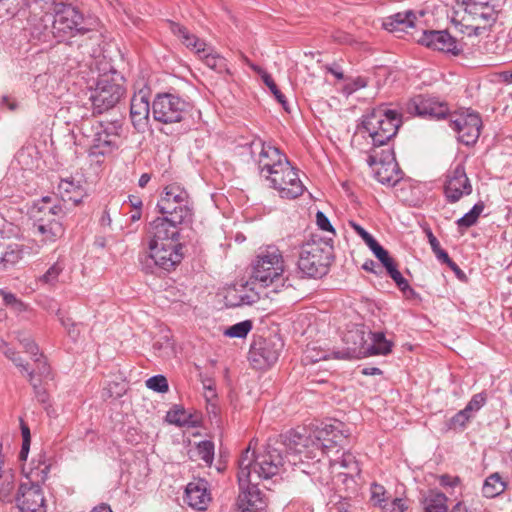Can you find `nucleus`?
Instances as JSON below:
<instances>
[{"label":"nucleus","instance_id":"f257e3e1","mask_svg":"<svg viewBox=\"0 0 512 512\" xmlns=\"http://www.w3.org/2000/svg\"><path fill=\"white\" fill-rule=\"evenodd\" d=\"M307 443V437L302 435L299 430L292 429L276 438H269L264 452L256 456L253 440L250 441L238 462L239 487H243L246 482L251 481L252 466L259 478L269 479L280 472L286 460L295 465L297 461H301L298 455L302 454V449L307 446Z\"/></svg>","mask_w":512,"mask_h":512},{"label":"nucleus","instance_id":"f03ea898","mask_svg":"<svg viewBox=\"0 0 512 512\" xmlns=\"http://www.w3.org/2000/svg\"><path fill=\"white\" fill-rule=\"evenodd\" d=\"M67 207L61 203H53L50 196L43 197L34 204L32 209L33 233L44 244L54 243L64 234L63 219Z\"/></svg>","mask_w":512,"mask_h":512},{"label":"nucleus","instance_id":"7ed1b4c3","mask_svg":"<svg viewBox=\"0 0 512 512\" xmlns=\"http://www.w3.org/2000/svg\"><path fill=\"white\" fill-rule=\"evenodd\" d=\"M333 243L332 238L312 235L311 239L301 246L297 265L303 275L320 278L327 274L333 261Z\"/></svg>","mask_w":512,"mask_h":512},{"label":"nucleus","instance_id":"20e7f679","mask_svg":"<svg viewBox=\"0 0 512 512\" xmlns=\"http://www.w3.org/2000/svg\"><path fill=\"white\" fill-rule=\"evenodd\" d=\"M183 245L174 242L148 240L147 245L139 254L141 269L147 274H158L160 271H171L183 259Z\"/></svg>","mask_w":512,"mask_h":512},{"label":"nucleus","instance_id":"39448f33","mask_svg":"<svg viewBox=\"0 0 512 512\" xmlns=\"http://www.w3.org/2000/svg\"><path fill=\"white\" fill-rule=\"evenodd\" d=\"M402 124L401 114L396 110L379 107L365 115L362 120V129L368 133L372 145L386 146L397 134Z\"/></svg>","mask_w":512,"mask_h":512},{"label":"nucleus","instance_id":"423d86ee","mask_svg":"<svg viewBox=\"0 0 512 512\" xmlns=\"http://www.w3.org/2000/svg\"><path fill=\"white\" fill-rule=\"evenodd\" d=\"M125 91L123 77L116 71L100 75L89 96L93 115H100L114 108Z\"/></svg>","mask_w":512,"mask_h":512},{"label":"nucleus","instance_id":"0eeeda50","mask_svg":"<svg viewBox=\"0 0 512 512\" xmlns=\"http://www.w3.org/2000/svg\"><path fill=\"white\" fill-rule=\"evenodd\" d=\"M371 343L364 339V332L355 329L348 331L343 341L348 345L346 352H335V358H360L370 355H386L391 352L392 343L388 341L382 332L369 333Z\"/></svg>","mask_w":512,"mask_h":512},{"label":"nucleus","instance_id":"6e6552de","mask_svg":"<svg viewBox=\"0 0 512 512\" xmlns=\"http://www.w3.org/2000/svg\"><path fill=\"white\" fill-rule=\"evenodd\" d=\"M51 9L54 13L53 33L59 42L75 37L79 33L89 32V25L83 14L72 4L63 0H53Z\"/></svg>","mask_w":512,"mask_h":512},{"label":"nucleus","instance_id":"1a4fd4ad","mask_svg":"<svg viewBox=\"0 0 512 512\" xmlns=\"http://www.w3.org/2000/svg\"><path fill=\"white\" fill-rule=\"evenodd\" d=\"M283 271V258L280 250L275 246H269L257 255L252 276L267 287L280 281Z\"/></svg>","mask_w":512,"mask_h":512},{"label":"nucleus","instance_id":"9d476101","mask_svg":"<svg viewBox=\"0 0 512 512\" xmlns=\"http://www.w3.org/2000/svg\"><path fill=\"white\" fill-rule=\"evenodd\" d=\"M189 108V103L179 96L157 94L152 103V115L155 121L163 124L178 123L186 118Z\"/></svg>","mask_w":512,"mask_h":512},{"label":"nucleus","instance_id":"9b49d317","mask_svg":"<svg viewBox=\"0 0 512 512\" xmlns=\"http://www.w3.org/2000/svg\"><path fill=\"white\" fill-rule=\"evenodd\" d=\"M449 126L458 134V140L466 146L474 145L481 133L482 119L479 113L467 109L449 115Z\"/></svg>","mask_w":512,"mask_h":512},{"label":"nucleus","instance_id":"f8f14e48","mask_svg":"<svg viewBox=\"0 0 512 512\" xmlns=\"http://www.w3.org/2000/svg\"><path fill=\"white\" fill-rule=\"evenodd\" d=\"M281 169L276 170L269 179L272 187L279 192L280 197L295 199L304 192V185L299 179L298 173L290 162L280 164Z\"/></svg>","mask_w":512,"mask_h":512},{"label":"nucleus","instance_id":"ddd939ff","mask_svg":"<svg viewBox=\"0 0 512 512\" xmlns=\"http://www.w3.org/2000/svg\"><path fill=\"white\" fill-rule=\"evenodd\" d=\"M283 346L282 340L277 336L259 338L251 345L249 360L259 369L271 366L277 362Z\"/></svg>","mask_w":512,"mask_h":512},{"label":"nucleus","instance_id":"4468645a","mask_svg":"<svg viewBox=\"0 0 512 512\" xmlns=\"http://www.w3.org/2000/svg\"><path fill=\"white\" fill-rule=\"evenodd\" d=\"M444 193L450 203L458 202L464 195L472 193V185L466 175L465 166L457 164L447 175Z\"/></svg>","mask_w":512,"mask_h":512},{"label":"nucleus","instance_id":"2eb2a0df","mask_svg":"<svg viewBox=\"0 0 512 512\" xmlns=\"http://www.w3.org/2000/svg\"><path fill=\"white\" fill-rule=\"evenodd\" d=\"M20 512H46L42 488L35 483H22L16 496Z\"/></svg>","mask_w":512,"mask_h":512},{"label":"nucleus","instance_id":"dca6fc26","mask_svg":"<svg viewBox=\"0 0 512 512\" xmlns=\"http://www.w3.org/2000/svg\"><path fill=\"white\" fill-rule=\"evenodd\" d=\"M122 125L115 121L94 134L89 155L94 157L105 156L117 148L116 139L120 135Z\"/></svg>","mask_w":512,"mask_h":512},{"label":"nucleus","instance_id":"f3484780","mask_svg":"<svg viewBox=\"0 0 512 512\" xmlns=\"http://www.w3.org/2000/svg\"><path fill=\"white\" fill-rule=\"evenodd\" d=\"M253 148H259V157L257 160L258 168L261 174L266 173L265 177L269 180L274 175L276 170L281 169L280 164L288 162L285 155H282L276 147L265 145L264 142L259 140L252 143Z\"/></svg>","mask_w":512,"mask_h":512},{"label":"nucleus","instance_id":"a211bd4d","mask_svg":"<svg viewBox=\"0 0 512 512\" xmlns=\"http://www.w3.org/2000/svg\"><path fill=\"white\" fill-rule=\"evenodd\" d=\"M67 42L69 48H76L75 55H70L77 62L84 61L86 57H93L101 41V34L89 26V32L79 33L75 37L69 38Z\"/></svg>","mask_w":512,"mask_h":512},{"label":"nucleus","instance_id":"6ab92c4d","mask_svg":"<svg viewBox=\"0 0 512 512\" xmlns=\"http://www.w3.org/2000/svg\"><path fill=\"white\" fill-rule=\"evenodd\" d=\"M419 43L434 50L451 53L454 56L462 52V48L458 47L457 40L446 30L424 31L419 39Z\"/></svg>","mask_w":512,"mask_h":512},{"label":"nucleus","instance_id":"aec40b11","mask_svg":"<svg viewBox=\"0 0 512 512\" xmlns=\"http://www.w3.org/2000/svg\"><path fill=\"white\" fill-rule=\"evenodd\" d=\"M343 423L336 422L335 424H326L321 429H318V433L315 440H312L309 436L303 434L308 438V443L305 448L302 449V453L309 446L310 442L313 446L321 448L323 451L331 448L332 446L340 445L343 438H347L348 434L344 433Z\"/></svg>","mask_w":512,"mask_h":512},{"label":"nucleus","instance_id":"412c9836","mask_svg":"<svg viewBox=\"0 0 512 512\" xmlns=\"http://www.w3.org/2000/svg\"><path fill=\"white\" fill-rule=\"evenodd\" d=\"M407 111L421 117L441 119L448 114V108L433 98L417 96L407 104Z\"/></svg>","mask_w":512,"mask_h":512},{"label":"nucleus","instance_id":"4be33fe9","mask_svg":"<svg viewBox=\"0 0 512 512\" xmlns=\"http://www.w3.org/2000/svg\"><path fill=\"white\" fill-rule=\"evenodd\" d=\"M239 489L237 507L240 512H262L265 509L264 495L251 481L246 482V485Z\"/></svg>","mask_w":512,"mask_h":512},{"label":"nucleus","instance_id":"5701e85b","mask_svg":"<svg viewBox=\"0 0 512 512\" xmlns=\"http://www.w3.org/2000/svg\"><path fill=\"white\" fill-rule=\"evenodd\" d=\"M458 3L464 7L466 20L474 21L478 25L494 21L495 10L489 0H458Z\"/></svg>","mask_w":512,"mask_h":512},{"label":"nucleus","instance_id":"b1692460","mask_svg":"<svg viewBox=\"0 0 512 512\" xmlns=\"http://www.w3.org/2000/svg\"><path fill=\"white\" fill-rule=\"evenodd\" d=\"M150 103L142 92L134 94L130 103V119L137 132L143 133L149 124Z\"/></svg>","mask_w":512,"mask_h":512},{"label":"nucleus","instance_id":"393cba45","mask_svg":"<svg viewBox=\"0 0 512 512\" xmlns=\"http://www.w3.org/2000/svg\"><path fill=\"white\" fill-rule=\"evenodd\" d=\"M180 224H174L163 217H157L150 223L148 230V240H156L159 242L179 243V227Z\"/></svg>","mask_w":512,"mask_h":512},{"label":"nucleus","instance_id":"a878e982","mask_svg":"<svg viewBox=\"0 0 512 512\" xmlns=\"http://www.w3.org/2000/svg\"><path fill=\"white\" fill-rule=\"evenodd\" d=\"M157 208L163 218H166L174 224H187L192 221V208L189 203H176L159 201Z\"/></svg>","mask_w":512,"mask_h":512},{"label":"nucleus","instance_id":"bb28decb","mask_svg":"<svg viewBox=\"0 0 512 512\" xmlns=\"http://www.w3.org/2000/svg\"><path fill=\"white\" fill-rule=\"evenodd\" d=\"M210 499L208 482L206 480L198 479L186 486L184 500L192 508L205 510Z\"/></svg>","mask_w":512,"mask_h":512},{"label":"nucleus","instance_id":"cd10ccee","mask_svg":"<svg viewBox=\"0 0 512 512\" xmlns=\"http://www.w3.org/2000/svg\"><path fill=\"white\" fill-rule=\"evenodd\" d=\"M259 298V294L253 288H250L247 282L230 287L225 295L226 305L230 307L252 305Z\"/></svg>","mask_w":512,"mask_h":512},{"label":"nucleus","instance_id":"c85d7f7f","mask_svg":"<svg viewBox=\"0 0 512 512\" xmlns=\"http://www.w3.org/2000/svg\"><path fill=\"white\" fill-rule=\"evenodd\" d=\"M53 20L49 16L33 17L29 22V32L32 39L49 43L54 37Z\"/></svg>","mask_w":512,"mask_h":512},{"label":"nucleus","instance_id":"c756f323","mask_svg":"<svg viewBox=\"0 0 512 512\" xmlns=\"http://www.w3.org/2000/svg\"><path fill=\"white\" fill-rule=\"evenodd\" d=\"M58 191L61 199H53V203H61L66 207L67 202H72L73 205H78L82 201L83 188L73 180L62 179L58 185Z\"/></svg>","mask_w":512,"mask_h":512},{"label":"nucleus","instance_id":"7c9ffc66","mask_svg":"<svg viewBox=\"0 0 512 512\" xmlns=\"http://www.w3.org/2000/svg\"><path fill=\"white\" fill-rule=\"evenodd\" d=\"M375 178L387 186H395L402 179V171L398 163L376 165Z\"/></svg>","mask_w":512,"mask_h":512},{"label":"nucleus","instance_id":"2f4dec72","mask_svg":"<svg viewBox=\"0 0 512 512\" xmlns=\"http://www.w3.org/2000/svg\"><path fill=\"white\" fill-rule=\"evenodd\" d=\"M415 19V14L410 10L399 12L387 17L383 22V27L390 32L403 31L405 28L412 27Z\"/></svg>","mask_w":512,"mask_h":512},{"label":"nucleus","instance_id":"473e14b6","mask_svg":"<svg viewBox=\"0 0 512 512\" xmlns=\"http://www.w3.org/2000/svg\"><path fill=\"white\" fill-rule=\"evenodd\" d=\"M368 152L367 164L370 167L381 164L397 163L393 149L388 146H374Z\"/></svg>","mask_w":512,"mask_h":512},{"label":"nucleus","instance_id":"72a5a7b5","mask_svg":"<svg viewBox=\"0 0 512 512\" xmlns=\"http://www.w3.org/2000/svg\"><path fill=\"white\" fill-rule=\"evenodd\" d=\"M23 250L17 243H7L4 238L0 240V266L15 264L22 258Z\"/></svg>","mask_w":512,"mask_h":512},{"label":"nucleus","instance_id":"f704fd0d","mask_svg":"<svg viewBox=\"0 0 512 512\" xmlns=\"http://www.w3.org/2000/svg\"><path fill=\"white\" fill-rule=\"evenodd\" d=\"M506 487V481L502 479L498 472H495L485 479L482 493L486 498H495L501 495L506 490Z\"/></svg>","mask_w":512,"mask_h":512},{"label":"nucleus","instance_id":"c9c22d12","mask_svg":"<svg viewBox=\"0 0 512 512\" xmlns=\"http://www.w3.org/2000/svg\"><path fill=\"white\" fill-rule=\"evenodd\" d=\"M27 4H22L15 0H0V20L13 19L19 14H26Z\"/></svg>","mask_w":512,"mask_h":512},{"label":"nucleus","instance_id":"e433bc0d","mask_svg":"<svg viewBox=\"0 0 512 512\" xmlns=\"http://www.w3.org/2000/svg\"><path fill=\"white\" fill-rule=\"evenodd\" d=\"M189 203V195L187 191L177 183H172L164 188L163 196L160 201Z\"/></svg>","mask_w":512,"mask_h":512},{"label":"nucleus","instance_id":"4c0bfd02","mask_svg":"<svg viewBox=\"0 0 512 512\" xmlns=\"http://www.w3.org/2000/svg\"><path fill=\"white\" fill-rule=\"evenodd\" d=\"M4 355L13 362V364L20 369L22 374H25L28 380H33L35 377V371L30 370V365L25 362L20 354L13 348H7L4 350Z\"/></svg>","mask_w":512,"mask_h":512},{"label":"nucleus","instance_id":"58836bf2","mask_svg":"<svg viewBox=\"0 0 512 512\" xmlns=\"http://www.w3.org/2000/svg\"><path fill=\"white\" fill-rule=\"evenodd\" d=\"M447 500L445 494L435 493L425 500V512H447Z\"/></svg>","mask_w":512,"mask_h":512},{"label":"nucleus","instance_id":"ea45409f","mask_svg":"<svg viewBox=\"0 0 512 512\" xmlns=\"http://www.w3.org/2000/svg\"><path fill=\"white\" fill-rule=\"evenodd\" d=\"M65 265L62 261L55 262L40 278L39 281L49 286H55L58 283L60 274Z\"/></svg>","mask_w":512,"mask_h":512},{"label":"nucleus","instance_id":"a19ab883","mask_svg":"<svg viewBox=\"0 0 512 512\" xmlns=\"http://www.w3.org/2000/svg\"><path fill=\"white\" fill-rule=\"evenodd\" d=\"M484 207L485 206L483 202L480 201L476 203L469 212H467L460 219L457 220V225L459 227L465 228L473 226L477 222V219L480 216V214L483 212Z\"/></svg>","mask_w":512,"mask_h":512},{"label":"nucleus","instance_id":"79ce46f5","mask_svg":"<svg viewBox=\"0 0 512 512\" xmlns=\"http://www.w3.org/2000/svg\"><path fill=\"white\" fill-rule=\"evenodd\" d=\"M189 416L186 411L178 406H175L173 409L169 410L166 415V420L177 426H185L189 424L188 420Z\"/></svg>","mask_w":512,"mask_h":512},{"label":"nucleus","instance_id":"37998d69","mask_svg":"<svg viewBox=\"0 0 512 512\" xmlns=\"http://www.w3.org/2000/svg\"><path fill=\"white\" fill-rule=\"evenodd\" d=\"M34 362V368L31 370L35 371V378H47L50 375V366L48 364L46 356L43 353H39L36 357L31 358Z\"/></svg>","mask_w":512,"mask_h":512},{"label":"nucleus","instance_id":"c03bdc74","mask_svg":"<svg viewBox=\"0 0 512 512\" xmlns=\"http://www.w3.org/2000/svg\"><path fill=\"white\" fill-rule=\"evenodd\" d=\"M251 329L252 322L250 320H245L229 327L225 331V335L231 338H243L249 333Z\"/></svg>","mask_w":512,"mask_h":512},{"label":"nucleus","instance_id":"a18cd8bd","mask_svg":"<svg viewBox=\"0 0 512 512\" xmlns=\"http://www.w3.org/2000/svg\"><path fill=\"white\" fill-rule=\"evenodd\" d=\"M262 80L265 85L270 89L271 93L275 96L277 101L283 106V108L288 111L287 100L285 95L278 89L276 83L273 78L267 72H263Z\"/></svg>","mask_w":512,"mask_h":512},{"label":"nucleus","instance_id":"49530a36","mask_svg":"<svg viewBox=\"0 0 512 512\" xmlns=\"http://www.w3.org/2000/svg\"><path fill=\"white\" fill-rule=\"evenodd\" d=\"M197 452L199 457L210 466L214 459V443L208 440L201 441L197 445Z\"/></svg>","mask_w":512,"mask_h":512},{"label":"nucleus","instance_id":"de8ad7c7","mask_svg":"<svg viewBox=\"0 0 512 512\" xmlns=\"http://www.w3.org/2000/svg\"><path fill=\"white\" fill-rule=\"evenodd\" d=\"M180 39L186 47L194 49L198 55L205 53V43L195 35L190 34L188 30Z\"/></svg>","mask_w":512,"mask_h":512},{"label":"nucleus","instance_id":"09e8293b","mask_svg":"<svg viewBox=\"0 0 512 512\" xmlns=\"http://www.w3.org/2000/svg\"><path fill=\"white\" fill-rule=\"evenodd\" d=\"M367 246L373 252L375 257L382 263L383 267H386L393 261V259L389 256L388 251L384 249L375 238Z\"/></svg>","mask_w":512,"mask_h":512},{"label":"nucleus","instance_id":"8fccbe9b","mask_svg":"<svg viewBox=\"0 0 512 512\" xmlns=\"http://www.w3.org/2000/svg\"><path fill=\"white\" fill-rule=\"evenodd\" d=\"M426 235L436 258L443 263L445 261H449L448 253L441 248L439 241L437 240V238L434 236L430 229L426 230Z\"/></svg>","mask_w":512,"mask_h":512},{"label":"nucleus","instance_id":"3c124183","mask_svg":"<svg viewBox=\"0 0 512 512\" xmlns=\"http://www.w3.org/2000/svg\"><path fill=\"white\" fill-rule=\"evenodd\" d=\"M146 386L158 393H165L169 390L168 381L163 375H155L146 380Z\"/></svg>","mask_w":512,"mask_h":512},{"label":"nucleus","instance_id":"603ef678","mask_svg":"<svg viewBox=\"0 0 512 512\" xmlns=\"http://www.w3.org/2000/svg\"><path fill=\"white\" fill-rule=\"evenodd\" d=\"M199 57L203 59L207 67L213 70L221 71L225 66L223 57L210 53L206 48L205 53H202Z\"/></svg>","mask_w":512,"mask_h":512},{"label":"nucleus","instance_id":"864d4df0","mask_svg":"<svg viewBox=\"0 0 512 512\" xmlns=\"http://www.w3.org/2000/svg\"><path fill=\"white\" fill-rule=\"evenodd\" d=\"M17 339L24 351L30 354L31 358L41 353L38 344L30 336L19 333Z\"/></svg>","mask_w":512,"mask_h":512},{"label":"nucleus","instance_id":"5fc2aeb1","mask_svg":"<svg viewBox=\"0 0 512 512\" xmlns=\"http://www.w3.org/2000/svg\"><path fill=\"white\" fill-rule=\"evenodd\" d=\"M472 415L464 409L456 413L449 421V427L452 429L464 428L470 421Z\"/></svg>","mask_w":512,"mask_h":512},{"label":"nucleus","instance_id":"6e6d98bb","mask_svg":"<svg viewBox=\"0 0 512 512\" xmlns=\"http://www.w3.org/2000/svg\"><path fill=\"white\" fill-rule=\"evenodd\" d=\"M486 400L487 395L485 392L477 393L473 395L471 400L468 402V404L465 407V410L473 416L474 412H477L483 407V405L486 403Z\"/></svg>","mask_w":512,"mask_h":512},{"label":"nucleus","instance_id":"4d7b16f0","mask_svg":"<svg viewBox=\"0 0 512 512\" xmlns=\"http://www.w3.org/2000/svg\"><path fill=\"white\" fill-rule=\"evenodd\" d=\"M340 465L350 472H359V467L355 456L349 452L342 454Z\"/></svg>","mask_w":512,"mask_h":512},{"label":"nucleus","instance_id":"13d9d810","mask_svg":"<svg viewBox=\"0 0 512 512\" xmlns=\"http://www.w3.org/2000/svg\"><path fill=\"white\" fill-rule=\"evenodd\" d=\"M28 381L33 387L34 394H35L37 401L40 403H43V404L47 403L48 399H49L48 393L46 392V390L43 387H41V385L37 382V380H35V377L33 378V380H28Z\"/></svg>","mask_w":512,"mask_h":512},{"label":"nucleus","instance_id":"bf43d9fd","mask_svg":"<svg viewBox=\"0 0 512 512\" xmlns=\"http://www.w3.org/2000/svg\"><path fill=\"white\" fill-rule=\"evenodd\" d=\"M316 223L321 230L331 232L333 235L336 234L335 229L330 223V220L323 212L318 211L316 213Z\"/></svg>","mask_w":512,"mask_h":512},{"label":"nucleus","instance_id":"052dcab7","mask_svg":"<svg viewBox=\"0 0 512 512\" xmlns=\"http://www.w3.org/2000/svg\"><path fill=\"white\" fill-rule=\"evenodd\" d=\"M385 493L386 491L382 485L374 483L371 486V498L380 506L386 501Z\"/></svg>","mask_w":512,"mask_h":512},{"label":"nucleus","instance_id":"680f3d73","mask_svg":"<svg viewBox=\"0 0 512 512\" xmlns=\"http://www.w3.org/2000/svg\"><path fill=\"white\" fill-rule=\"evenodd\" d=\"M350 226L354 229V231L363 239L366 245H368L374 237L368 233L363 227H361L359 224L350 221Z\"/></svg>","mask_w":512,"mask_h":512},{"label":"nucleus","instance_id":"e2e57ef3","mask_svg":"<svg viewBox=\"0 0 512 512\" xmlns=\"http://www.w3.org/2000/svg\"><path fill=\"white\" fill-rule=\"evenodd\" d=\"M396 285L407 298H411L416 295V292L414 291L413 288L410 287L408 281L405 278L396 282Z\"/></svg>","mask_w":512,"mask_h":512},{"label":"nucleus","instance_id":"0e129e2a","mask_svg":"<svg viewBox=\"0 0 512 512\" xmlns=\"http://www.w3.org/2000/svg\"><path fill=\"white\" fill-rule=\"evenodd\" d=\"M396 285L407 298H411L416 295V292L414 291L413 288L410 287L408 281L405 278L396 282Z\"/></svg>","mask_w":512,"mask_h":512},{"label":"nucleus","instance_id":"69168bd1","mask_svg":"<svg viewBox=\"0 0 512 512\" xmlns=\"http://www.w3.org/2000/svg\"><path fill=\"white\" fill-rule=\"evenodd\" d=\"M384 268L386 269L387 273L394 280L395 283L404 278L402 276V274L399 272V270L397 269V266H396L394 260Z\"/></svg>","mask_w":512,"mask_h":512},{"label":"nucleus","instance_id":"338daca9","mask_svg":"<svg viewBox=\"0 0 512 512\" xmlns=\"http://www.w3.org/2000/svg\"><path fill=\"white\" fill-rule=\"evenodd\" d=\"M0 292L3 296V300L6 305H10V306H14V307H21L23 305L22 302L19 301L14 294L4 292L3 290H1Z\"/></svg>","mask_w":512,"mask_h":512},{"label":"nucleus","instance_id":"774afa93","mask_svg":"<svg viewBox=\"0 0 512 512\" xmlns=\"http://www.w3.org/2000/svg\"><path fill=\"white\" fill-rule=\"evenodd\" d=\"M366 85H367V81L365 78L357 77L356 79H354L352 81V83H350L346 86V89L348 90L349 93H352L360 88L366 87Z\"/></svg>","mask_w":512,"mask_h":512}]
</instances>
